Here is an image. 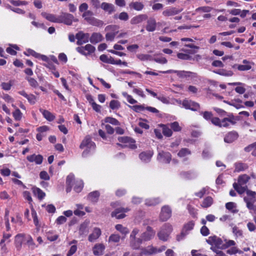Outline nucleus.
Masks as SVG:
<instances>
[{
	"label": "nucleus",
	"instance_id": "nucleus-5",
	"mask_svg": "<svg viewBox=\"0 0 256 256\" xmlns=\"http://www.w3.org/2000/svg\"><path fill=\"white\" fill-rule=\"evenodd\" d=\"M206 241L210 245L214 246L217 248L223 249L224 241L221 238L216 236H209Z\"/></svg>",
	"mask_w": 256,
	"mask_h": 256
},
{
	"label": "nucleus",
	"instance_id": "nucleus-14",
	"mask_svg": "<svg viewBox=\"0 0 256 256\" xmlns=\"http://www.w3.org/2000/svg\"><path fill=\"white\" fill-rule=\"evenodd\" d=\"M130 208H120L115 210L111 214L112 217H116L118 219H122L124 218L126 215L124 212H128L130 210Z\"/></svg>",
	"mask_w": 256,
	"mask_h": 256
},
{
	"label": "nucleus",
	"instance_id": "nucleus-61",
	"mask_svg": "<svg viewBox=\"0 0 256 256\" xmlns=\"http://www.w3.org/2000/svg\"><path fill=\"white\" fill-rule=\"evenodd\" d=\"M93 12L90 10H87L84 12L82 15V17L84 18V20L88 22L90 18L93 16Z\"/></svg>",
	"mask_w": 256,
	"mask_h": 256
},
{
	"label": "nucleus",
	"instance_id": "nucleus-37",
	"mask_svg": "<svg viewBox=\"0 0 256 256\" xmlns=\"http://www.w3.org/2000/svg\"><path fill=\"white\" fill-rule=\"evenodd\" d=\"M100 196V192L98 191H94L90 192L88 196V199L92 202H96Z\"/></svg>",
	"mask_w": 256,
	"mask_h": 256
},
{
	"label": "nucleus",
	"instance_id": "nucleus-31",
	"mask_svg": "<svg viewBox=\"0 0 256 256\" xmlns=\"http://www.w3.org/2000/svg\"><path fill=\"white\" fill-rule=\"evenodd\" d=\"M152 154L150 151L143 152L140 154L139 158L142 161L148 162L150 160Z\"/></svg>",
	"mask_w": 256,
	"mask_h": 256
},
{
	"label": "nucleus",
	"instance_id": "nucleus-58",
	"mask_svg": "<svg viewBox=\"0 0 256 256\" xmlns=\"http://www.w3.org/2000/svg\"><path fill=\"white\" fill-rule=\"evenodd\" d=\"M115 228L117 230L120 232L122 234H126L128 233V229L126 227H124L122 224H118L116 226Z\"/></svg>",
	"mask_w": 256,
	"mask_h": 256
},
{
	"label": "nucleus",
	"instance_id": "nucleus-47",
	"mask_svg": "<svg viewBox=\"0 0 256 256\" xmlns=\"http://www.w3.org/2000/svg\"><path fill=\"white\" fill-rule=\"evenodd\" d=\"M191 154L190 150L188 148H182L178 153V157L183 158Z\"/></svg>",
	"mask_w": 256,
	"mask_h": 256
},
{
	"label": "nucleus",
	"instance_id": "nucleus-42",
	"mask_svg": "<svg viewBox=\"0 0 256 256\" xmlns=\"http://www.w3.org/2000/svg\"><path fill=\"white\" fill-rule=\"evenodd\" d=\"M129 6L131 9H134L137 11L142 10L144 8V5L142 2H132L129 4Z\"/></svg>",
	"mask_w": 256,
	"mask_h": 256
},
{
	"label": "nucleus",
	"instance_id": "nucleus-28",
	"mask_svg": "<svg viewBox=\"0 0 256 256\" xmlns=\"http://www.w3.org/2000/svg\"><path fill=\"white\" fill-rule=\"evenodd\" d=\"M143 241L141 237L138 238H132L130 242V246L133 250H138Z\"/></svg>",
	"mask_w": 256,
	"mask_h": 256
},
{
	"label": "nucleus",
	"instance_id": "nucleus-8",
	"mask_svg": "<svg viewBox=\"0 0 256 256\" xmlns=\"http://www.w3.org/2000/svg\"><path fill=\"white\" fill-rule=\"evenodd\" d=\"M243 64H234L232 66V68L234 70H237L239 71H247L250 70L252 68V62L246 60H242Z\"/></svg>",
	"mask_w": 256,
	"mask_h": 256
},
{
	"label": "nucleus",
	"instance_id": "nucleus-57",
	"mask_svg": "<svg viewBox=\"0 0 256 256\" xmlns=\"http://www.w3.org/2000/svg\"><path fill=\"white\" fill-rule=\"evenodd\" d=\"M226 253L229 254H242L243 253V252L241 250H238L236 247L233 246L230 248L228 249L226 251Z\"/></svg>",
	"mask_w": 256,
	"mask_h": 256
},
{
	"label": "nucleus",
	"instance_id": "nucleus-40",
	"mask_svg": "<svg viewBox=\"0 0 256 256\" xmlns=\"http://www.w3.org/2000/svg\"><path fill=\"white\" fill-rule=\"evenodd\" d=\"M214 72L215 74L224 76H232L234 74V72L232 70H228L225 69L218 70H214Z\"/></svg>",
	"mask_w": 256,
	"mask_h": 256
},
{
	"label": "nucleus",
	"instance_id": "nucleus-30",
	"mask_svg": "<svg viewBox=\"0 0 256 256\" xmlns=\"http://www.w3.org/2000/svg\"><path fill=\"white\" fill-rule=\"evenodd\" d=\"M161 202V200L159 197L150 198H146L145 200V204L148 206H155Z\"/></svg>",
	"mask_w": 256,
	"mask_h": 256
},
{
	"label": "nucleus",
	"instance_id": "nucleus-19",
	"mask_svg": "<svg viewBox=\"0 0 256 256\" xmlns=\"http://www.w3.org/2000/svg\"><path fill=\"white\" fill-rule=\"evenodd\" d=\"M182 9H178L175 7L166 8L162 12V14L165 16H170L180 13Z\"/></svg>",
	"mask_w": 256,
	"mask_h": 256
},
{
	"label": "nucleus",
	"instance_id": "nucleus-21",
	"mask_svg": "<svg viewBox=\"0 0 256 256\" xmlns=\"http://www.w3.org/2000/svg\"><path fill=\"white\" fill-rule=\"evenodd\" d=\"M156 254V248L152 245L141 248L140 255L150 256Z\"/></svg>",
	"mask_w": 256,
	"mask_h": 256
},
{
	"label": "nucleus",
	"instance_id": "nucleus-64",
	"mask_svg": "<svg viewBox=\"0 0 256 256\" xmlns=\"http://www.w3.org/2000/svg\"><path fill=\"white\" fill-rule=\"evenodd\" d=\"M177 56L178 58L183 60H192V56L189 54L184 53H178Z\"/></svg>",
	"mask_w": 256,
	"mask_h": 256
},
{
	"label": "nucleus",
	"instance_id": "nucleus-44",
	"mask_svg": "<svg viewBox=\"0 0 256 256\" xmlns=\"http://www.w3.org/2000/svg\"><path fill=\"white\" fill-rule=\"evenodd\" d=\"M250 180V176L246 174L240 176L238 178V182L240 186L246 184Z\"/></svg>",
	"mask_w": 256,
	"mask_h": 256
},
{
	"label": "nucleus",
	"instance_id": "nucleus-1",
	"mask_svg": "<svg viewBox=\"0 0 256 256\" xmlns=\"http://www.w3.org/2000/svg\"><path fill=\"white\" fill-rule=\"evenodd\" d=\"M26 243L28 245L34 244L33 240L30 235L20 233L14 236V244L18 250H20L23 244Z\"/></svg>",
	"mask_w": 256,
	"mask_h": 256
},
{
	"label": "nucleus",
	"instance_id": "nucleus-15",
	"mask_svg": "<svg viewBox=\"0 0 256 256\" xmlns=\"http://www.w3.org/2000/svg\"><path fill=\"white\" fill-rule=\"evenodd\" d=\"M157 158L164 163L169 164L172 160V154L169 152L162 150L158 152Z\"/></svg>",
	"mask_w": 256,
	"mask_h": 256
},
{
	"label": "nucleus",
	"instance_id": "nucleus-24",
	"mask_svg": "<svg viewBox=\"0 0 256 256\" xmlns=\"http://www.w3.org/2000/svg\"><path fill=\"white\" fill-rule=\"evenodd\" d=\"M156 20L153 18H150L147 21L146 29L149 32H154L156 30Z\"/></svg>",
	"mask_w": 256,
	"mask_h": 256
},
{
	"label": "nucleus",
	"instance_id": "nucleus-34",
	"mask_svg": "<svg viewBox=\"0 0 256 256\" xmlns=\"http://www.w3.org/2000/svg\"><path fill=\"white\" fill-rule=\"evenodd\" d=\"M248 165L246 163L238 162L234 164V172H236L244 171L248 169Z\"/></svg>",
	"mask_w": 256,
	"mask_h": 256
},
{
	"label": "nucleus",
	"instance_id": "nucleus-35",
	"mask_svg": "<svg viewBox=\"0 0 256 256\" xmlns=\"http://www.w3.org/2000/svg\"><path fill=\"white\" fill-rule=\"evenodd\" d=\"M213 203V198L210 196H208L204 199L200 206L203 208H208L210 207Z\"/></svg>",
	"mask_w": 256,
	"mask_h": 256
},
{
	"label": "nucleus",
	"instance_id": "nucleus-9",
	"mask_svg": "<svg viewBox=\"0 0 256 256\" xmlns=\"http://www.w3.org/2000/svg\"><path fill=\"white\" fill-rule=\"evenodd\" d=\"M172 216V210L168 206H164L162 208L160 214V220L162 222L166 221Z\"/></svg>",
	"mask_w": 256,
	"mask_h": 256
},
{
	"label": "nucleus",
	"instance_id": "nucleus-2",
	"mask_svg": "<svg viewBox=\"0 0 256 256\" xmlns=\"http://www.w3.org/2000/svg\"><path fill=\"white\" fill-rule=\"evenodd\" d=\"M118 139L120 142L124 144L122 146L120 144H117L118 145L120 146L122 148L128 147L132 150H135L137 148L136 140L131 137L128 136H120Z\"/></svg>",
	"mask_w": 256,
	"mask_h": 256
},
{
	"label": "nucleus",
	"instance_id": "nucleus-48",
	"mask_svg": "<svg viewBox=\"0 0 256 256\" xmlns=\"http://www.w3.org/2000/svg\"><path fill=\"white\" fill-rule=\"evenodd\" d=\"M32 56L38 59H40L45 62H48L49 60V58L46 56L41 54H40L36 52V51L34 52Z\"/></svg>",
	"mask_w": 256,
	"mask_h": 256
},
{
	"label": "nucleus",
	"instance_id": "nucleus-53",
	"mask_svg": "<svg viewBox=\"0 0 256 256\" xmlns=\"http://www.w3.org/2000/svg\"><path fill=\"white\" fill-rule=\"evenodd\" d=\"M247 208L250 210V214L253 216L256 215V205L254 203H250L246 204Z\"/></svg>",
	"mask_w": 256,
	"mask_h": 256
},
{
	"label": "nucleus",
	"instance_id": "nucleus-16",
	"mask_svg": "<svg viewBox=\"0 0 256 256\" xmlns=\"http://www.w3.org/2000/svg\"><path fill=\"white\" fill-rule=\"evenodd\" d=\"M246 196L244 197V200L246 204L255 203L256 202V192L247 189L246 190Z\"/></svg>",
	"mask_w": 256,
	"mask_h": 256
},
{
	"label": "nucleus",
	"instance_id": "nucleus-6",
	"mask_svg": "<svg viewBox=\"0 0 256 256\" xmlns=\"http://www.w3.org/2000/svg\"><path fill=\"white\" fill-rule=\"evenodd\" d=\"M76 38L77 40L76 44L78 46H82L88 42L90 40V34L80 31L76 34Z\"/></svg>",
	"mask_w": 256,
	"mask_h": 256
},
{
	"label": "nucleus",
	"instance_id": "nucleus-46",
	"mask_svg": "<svg viewBox=\"0 0 256 256\" xmlns=\"http://www.w3.org/2000/svg\"><path fill=\"white\" fill-rule=\"evenodd\" d=\"M104 122H105L109 123L114 126L120 125V122L117 119L112 117H106L104 118Z\"/></svg>",
	"mask_w": 256,
	"mask_h": 256
},
{
	"label": "nucleus",
	"instance_id": "nucleus-4",
	"mask_svg": "<svg viewBox=\"0 0 256 256\" xmlns=\"http://www.w3.org/2000/svg\"><path fill=\"white\" fill-rule=\"evenodd\" d=\"M76 50L82 55L87 56L92 54L96 50L95 47L90 44H87L84 46H78Z\"/></svg>",
	"mask_w": 256,
	"mask_h": 256
},
{
	"label": "nucleus",
	"instance_id": "nucleus-36",
	"mask_svg": "<svg viewBox=\"0 0 256 256\" xmlns=\"http://www.w3.org/2000/svg\"><path fill=\"white\" fill-rule=\"evenodd\" d=\"M160 126L162 128V132L164 135L167 137H170L172 134V131L168 125L160 124Z\"/></svg>",
	"mask_w": 256,
	"mask_h": 256
},
{
	"label": "nucleus",
	"instance_id": "nucleus-38",
	"mask_svg": "<svg viewBox=\"0 0 256 256\" xmlns=\"http://www.w3.org/2000/svg\"><path fill=\"white\" fill-rule=\"evenodd\" d=\"M10 47L6 48V52L12 56H16L17 54L16 50H20V48L16 44H10Z\"/></svg>",
	"mask_w": 256,
	"mask_h": 256
},
{
	"label": "nucleus",
	"instance_id": "nucleus-52",
	"mask_svg": "<svg viewBox=\"0 0 256 256\" xmlns=\"http://www.w3.org/2000/svg\"><path fill=\"white\" fill-rule=\"evenodd\" d=\"M170 127L173 131L175 132H180L182 128L180 126L178 122H174L170 124Z\"/></svg>",
	"mask_w": 256,
	"mask_h": 256
},
{
	"label": "nucleus",
	"instance_id": "nucleus-18",
	"mask_svg": "<svg viewBox=\"0 0 256 256\" xmlns=\"http://www.w3.org/2000/svg\"><path fill=\"white\" fill-rule=\"evenodd\" d=\"M238 133L236 131H231L226 134L224 138V141L226 143H232L238 139Z\"/></svg>",
	"mask_w": 256,
	"mask_h": 256
},
{
	"label": "nucleus",
	"instance_id": "nucleus-60",
	"mask_svg": "<svg viewBox=\"0 0 256 256\" xmlns=\"http://www.w3.org/2000/svg\"><path fill=\"white\" fill-rule=\"evenodd\" d=\"M26 79L28 81L30 85L34 88L38 86V82L34 78L30 77H26Z\"/></svg>",
	"mask_w": 256,
	"mask_h": 256
},
{
	"label": "nucleus",
	"instance_id": "nucleus-32",
	"mask_svg": "<svg viewBox=\"0 0 256 256\" xmlns=\"http://www.w3.org/2000/svg\"><path fill=\"white\" fill-rule=\"evenodd\" d=\"M42 15L43 17L46 18L48 20L53 22L58 23L59 16L56 17L54 14H48L46 12H42Z\"/></svg>",
	"mask_w": 256,
	"mask_h": 256
},
{
	"label": "nucleus",
	"instance_id": "nucleus-54",
	"mask_svg": "<svg viewBox=\"0 0 256 256\" xmlns=\"http://www.w3.org/2000/svg\"><path fill=\"white\" fill-rule=\"evenodd\" d=\"M12 236V234L10 233L4 232L2 234V238L0 242V245L2 248L6 246L4 242L6 240H8Z\"/></svg>",
	"mask_w": 256,
	"mask_h": 256
},
{
	"label": "nucleus",
	"instance_id": "nucleus-51",
	"mask_svg": "<svg viewBox=\"0 0 256 256\" xmlns=\"http://www.w3.org/2000/svg\"><path fill=\"white\" fill-rule=\"evenodd\" d=\"M120 107V102L117 100H112L110 103V108L112 110H118Z\"/></svg>",
	"mask_w": 256,
	"mask_h": 256
},
{
	"label": "nucleus",
	"instance_id": "nucleus-41",
	"mask_svg": "<svg viewBox=\"0 0 256 256\" xmlns=\"http://www.w3.org/2000/svg\"><path fill=\"white\" fill-rule=\"evenodd\" d=\"M46 236L47 239L50 242H54L59 237L55 231L51 230L46 232Z\"/></svg>",
	"mask_w": 256,
	"mask_h": 256
},
{
	"label": "nucleus",
	"instance_id": "nucleus-29",
	"mask_svg": "<svg viewBox=\"0 0 256 256\" xmlns=\"http://www.w3.org/2000/svg\"><path fill=\"white\" fill-rule=\"evenodd\" d=\"M101 230L100 228H95L92 232L88 236V240L92 242L98 239L101 235Z\"/></svg>",
	"mask_w": 256,
	"mask_h": 256
},
{
	"label": "nucleus",
	"instance_id": "nucleus-39",
	"mask_svg": "<svg viewBox=\"0 0 256 256\" xmlns=\"http://www.w3.org/2000/svg\"><path fill=\"white\" fill-rule=\"evenodd\" d=\"M40 112L42 113L44 117L50 122L53 121L55 118V116L48 110H40Z\"/></svg>",
	"mask_w": 256,
	"mask_h": 256
},
{
	"label": "nucleus",
	"instance_id": "nucleus-43",
	"mask_svg": "<svg viewBox=\"0 0 256 256\" xmlns=\"http://www.w3.org/2000/svg\"><path fill=\"white\" fill-rule=\"evenodd\" d=\"M32 192L40 200H42L46 196L45 192L40 188H33Z\"/></svg>",
	"mask_w": 256,
	"mask_h": 256
},
{
	"label": "nucleus",
	"instance_id": "nucleus-17",
	"mask_svg": "<svg viewBox=\"0 0 256 256\" xmlns=\"http://www.w3.org/2000/svg\"><path fill=\"white\" fill-rule=\"evenodd\" d=\"M162 74H168V73H174L179 78H184L190 76V75L192 74L190 72L184 71V70H169L164 72H160Z\"/></svg>",
	"mask_w": 256,
	"mask_h": 256
},
{
	"label": "nucleus",
	"instance_id": "nucleus-63",
	"mask_svg": "<svg viewBox=\"0 0 256 256\" xmlns=\"http://www.w3.org/2000/svg\"><path fill=\"white\" fill-rule=\"evenodd\" d=\"M232 232L236 237H242V231L236 226L232 228Z\"/></svg>",
	"mask_w": 256,
	"mask_h": 256
},
{
	"label": "nucleus",
	"instance_id": "nucleus-23",
	"mask_svg": "<svg viewBox=\"0 0 256 256\" xmlns=\"http://www.w3.org/2000/svg\"><path fill=\"white\" fill-rule=\"evenodd\" d=\"M104 249L105 246L103 244H97L93 247V254L96 256H102Z\"/></svg>",
	"mask_w": 256,
	"mask_h": 256
},
{
	"label": "nucleus",
	"instance_id": "nucleus-55",
	"mask_svg": "<svg viewBox=\"0 0 256 256\" xmlns=\"http://www.w3.org/2000/svg\"><path fill=\"white\" fill-rule=\"evenodd\" d=\"M236 207V204L234 202H228L226 204V208L233 213L238 212L237 210H233Z\"/></svg>",
	"mask_w": 256,
	"mask_h": 256
},
{
	"label": "nucleus",
	"instance_id": "nucleus-3",
	"mask_svg": "<svg viewBox=\"0 0 256 256\" xmlns=\"http://www.w3.org/2000/svg\"><path fill=\"white\" fill-rule=\"evenodd\" d=\"M120 27L116 24L107 26L105 28V30L108 32L106 34V39L107 41L112 42L114 40L118 32Z\"/></svg>",
	"mask_w": 256,
	"mask_h": 256
},
{
	"label": "nucleus",
	"instance_id": "nucleus-12",
	"mask_svg": "<svg viewBox=\"0 0 256 256\" xmlns=\"http://www.w3.org/2000/svg\"><path fill=\"white\" fill-rule=\"evenodd\" d=\"M156 234V232L150 226L146 227V231L142 232L141 234V238L144 241H149L153 238Z\"/></svg>",
	"mask_w": 256,
	"mask_h": 256
},
{
	"label": "nucleus",
	"instance_id": "nucleus-56",
	"mask_svg": "<svg viewBox=\"0 0 256 256\" xmlns=\"http://www.w3.org/2000/svg\"><path fill=\"white\" fill-rule=\"evenodd\" d=\"M200 114L202 115L203 118L207 120H210L212 119L213 117V114L211 112L205 111L204 112H200Z\"/></svg>",
	"mask_w": 256,
	"mask_h": 256
},
{
	"label": "nucleus",
	"instance_id": "nucleus-20",
	"mask_svg": "<svg viewBox=\"0 0 256 256\" xmlns=\"http://www.w3.org/2000/svg\"><path fill=\"white\" fill-rule=\"evenodd\" d=\"M100 8L108 14H111L112 13L116 12V8L114 5L110 3L103 2L100 5Z\"/></svg>",
	"mask_w": 256,
	"mask_h": 256
},
{
	"label": "nucleus",
	"instance_id": "nucleus-45",
	"mask_svg": "<svg viewBox=\"0 0 256 256\" xmlns=\"http://www.w3.org/2000/svg\"><path fill=\"white\" fill-rule=\"evenodd\" d=\"M88 22L91 25L98 27L102 26L104 24V22L102 20L97 19L94 16L90 18Z\"/></svg>",
	"mask_w": 256,
	"mask_h": 256
},
{
	"label": "nucleus",
	"instance_id": "nucleus-59",
	"mask_svg": "<svg viewBox=\"0 0 256 256\" xmlns=\"http://www.w3.org/2000/svg\"><path fill=\"white\" fill-rule=\"evenodd\" d=\"M158 236L160 240L164 242L167 241L168 239V234L164 233V231H162V230L158 233Z\"/></svg>",
	"mask_w": 256,
	"mask_h": 256
},
{
	"label": "nucleus",
	"instance_id": "nucleus-49",
	"mask_svg": "<svg viewBox=\"0 0 256 256\" xmlns=\"http://www.w3.org/2000/svg\"><path fill=\"white\" fill-rule=\"evenodd\" d=\"M32 56L38 59H40L45 62H48L49 60V58L46 56L41 54H40L36 52V51L34 52Z\"/></svg>",
	"mask_w": 256,
	"mask_h": 256
},
{
	"label": "nucleus",
	"instance_id": "nucleus-11",
	"mask_svg": "<svg viewBox=\"0 0 256 256\" xmlns=\"http://www.w3.org/2000/svg\"><path fill=\"white\" fill-rule=\"evenodd\" d=\"M228 118H224L221 120V128H228L230 124L234 125L236 124L237 119L232 114H228Z\"/></svg>",
	"mask_w": 256,
	"mask_h": 256
},
{
	"label": "nucleus",
	"instance_id": "nucleus-27",
	"mask_svg": "<svg viewBox=\"0 0 256 256\" xmlns=\"http://www.w3.org/2000/svg\"><path fill=\"white\" fill-rule=\"evenodd\" d=\"M148 18V16L146 14H141L132 18L130 20L132 24H136L140 23Z\"/></svg>",
	"mask_w": 256,
	"mask_h": 256
},
{
	"label": "nucleus",
	"instance_id": "nucleus-50",
	"mask_svg": "<svg viewBox=\"0 0 256 256\" xmlns=\"http://www.w3.org/2000/svg\"><path fill=\"white\" fill-rule=\"evenodd\" d=\"M22 114L18 108H16V110L12 112V116L16 120H20L22 118Z\"/></svg>",
	"mask_w": 256,
	"mask_h": 256
},
{
	"label": "nucleus",
	"instance_id": "nucleus-25",
	"mask_svg": "<svg viewBox=\"0 0 256 256\" xmlns=\"http://www.w3.org/2000/svg\"><path fill=\"white\" fill-rule=\"evenodd\" d=\"M103 36L100 32H93L90 38V41L92 44H96L102 42Z\"/></svg>",
	"mask_w": 256,
	"mask_h": 256
},
{
	"label": "nucleus",
	"instance_id": "nucleus-22",
	"mask_svg": "<svg viewBox=\"0 0 256 256\" xmlns=\"http://www.w3.org/2000/svg\"><path fill=\"white\" fill-rule=\"evenodd\" d=\"M26 159L30 162H34L36 164H42L43 161V156L41 154L36 155L35 154H33L28 156Z\"/></svg>",
	"mask_w": 256,
	"mask_h": 256
},
{
	"label": "nucleus",
	"instance_id": "nucleus-33",
	"mask_svg": "<svg viewBox=\"0 0 256 256\" xmlns=\"http://www.w3.org/2000/svg\"><path fill=\"white\" fill-rule=\"evenodd\" d=\"M31 213L34 224L36 226V230H39L41 227V224L39 222L36 212L33 207L31 208Z\"/></svg>",
	"mask_w": 256,
	"mask_h": 256
},
{
	"label": "nucleus",
	"instance_id": "nucleus-13",
	"mask_svg": "<svg viewBox=\"0 0 256 256\" xmlns=\"http://www.w3.org/2000/svg\"><path fill=\"white\" fill-rule=\"evenodd\" d=\"M74 20V16L72 14L68 13H64L59 16L60 22L58 23H64L66 25L70 26L72 24Z\"/></svg>",
	"mask_w": 256,
	"mask_h": 256
},
{
	"label": "nucleus",
	"instance_id": "nucleus-7",
	"mask_svg": "<svg viewBox=\"0 0 256 256\" xmlns=\"http://www.w3.org/2000/svg\"><path fill=\"white\" fill-rule=\"evenodd\" d=\"M182 104L186 109L192 111H198L200 109V104L192 100L185 99L183 100Z\"/></svg>",
	"mask_w": 256,
	"mask_h": 256
},
{
	"label": "nucleus",
	"instance_id": "nucleus-26",
	"mask_svg": "<svg viewBox=\"0 0 256 256\" xmlns=\"http://www.w3.org/2000/svg\"><path fill=\"white\" fill-rule=\"evenodd\" d=\"M18 93L26 98L31 104H34L36 102V96L32 94H28L24 90L18 92Z\"/></svg>",
	"mask_w": 256,
	"mask_h": 256
},
{
	"label": "nucleus",
	"instance_id": "nucleus-10",
	"mask_svg": "<svg viewBox=\"0 0 256 256\" xmlns=\"http://www.w3.org/2000/svg\"><path fill=\"white\" fill-rule=\"evenodd\" d=\"M85 148L89 150L94 149L96 148V144L92 140V138L90 136H85L80 146V149H84Z\"/></svg>",
	"mask_w": 256,
	"mask_h": 256
},
{
	"label": "nucleus",
	"instance_id": "nucleus-62",
	"mask_svg": "<svg viewBox=\"0 0 256 256\" xmlns=\"http://www.w3.org/2000/svg\"><path fill=\"white\" fill-rule=\"evenodd\" d=\"M120 240V236L118 234H112L108 238L109 242H118Z\"/></svg>",
	"mask_w": 256,
	"mask_h": 256
}]
</instances>
